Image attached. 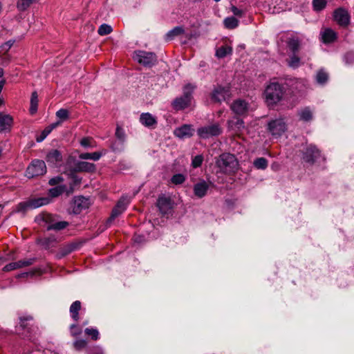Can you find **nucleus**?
Returning a JSON list of instances; mask_svg holds the SVG:
<instances>
[{
  "label": "nucleus",
  "instance_id": "23",
  "mask_svg": "<svg viewBox=\"0 0 354 354\" xmlns=\"http://www.w3.org/2000/svg\"><path fill=\"white\" fill-rule=\"evenodd\" d=\"M287 46L292 54H298L300 50V41L297 38H289L287 41Z\"/></svg>",
  "mask_w": 354,
  "mask_h": 354
},
{
  "label": "nucleus",
  "instance_id": "27",
  "mask_svg": "<svg viewBox=\"0 0 354 354\" xmlns=\"http://www.w3.org/2000/svg\"><path fill=\"white\" fill-rule=\"evenodd\" d=\"M75 169L78 171H93L95 167L93 163L80 161L75 164Z\"/></svg>",
  "mask_w": 354,
  "mask_h": 354
},
{
  "label": "nucleus",
  "instance_id": "26",
  "mask_svg": "<svg viewBox=\"0 0 354 354\" xmlns=\"http://www.w3.org/2000/svg\"><path fill=\"white\" fill-rule=\"evenodd\" d=\"M184 32H185V30H184L183 27L176 26L173 29H171L167 32V33L165 35V40L166 41H171L176 37L183 34Z\"/></svg>",
  "mask_w": 354,
  "mask_h": 354
},
{
  "label": "nucleus",
  "instance_id": "22",
  "mask_svg": "<svg viewBox=\"0 0 354 354\" xmlns=\"http://www.w3.org/2000/svg\"><path fill=\"white\" fill-rule=\"evenodd\" d=\"M46 159L49 163L56 164L62 160V156L58 150L53 149L48 153Z\"/></svg>",
  "mask_w": 354,
  "mask_h": 354
},
{
  "label": "nucleus",
  "instance_id": "15",
  "mask_svg": "<svg viewBox=\"0 0 354 354\" xmlns=\"http://www.w3.org/2000/svg\"><path fill=\"white\" fill-rule=\"evenodd\" d=\"M156 205L162 216H165L169 214L172 209L171 200L169 197H158Z\"/></svg>",
  "mask_w": 354,
  "mask_h": 354
},
{
  "label": "nucleus",
  "instance_id": "46",
  "mask_svg": "<svg viewBox=\"0 0 354 354\" xmlns=\"http://www.w3.org/2000/svg\"><path fill=\"white\" fill-rule=\"evenodd\" d=\"M86 345H87V342L86 340L82 339L75 340L73 344L74 348L77 351H80V350L84 348L86 346Z\"/></svg>",
  "mask_w": 354,
  "mask_h": 354
},
{
  "label": "nucleus",
  "instance_id": "48",
  "mask_svg": "<svg viewBox=\"0 0 354 354\" xmlns=\"http://www.w3.org/2000/svg\"><path fill=\"white\" fill-rule=\"evenodd\" d=\"M97 32L100 35H108L111 32V26L105 24H102Z\"/></svg>",
  "mask_w": 354,
  "mask_h": 354
},
{
  "label": "nucleus",
  "instance_id": "42",
  "mask_svg": "<svg viewBox=\"0 0 354 354\" xmlns=\"http://www.w3.org/2000/svg\"><path fill=\"white\" fill-rule=\"evenodd\" d=\"M204 157L202 154L197 155L192 158V167L193 168L200 167L203 162Z\"/></svg>",
  "mask_w": 354,
  "mask_h": 354
},
{
  "label": "nucleus",
  "instance_id": "51",
  "mask_svg": "<svg viewBox=\"0 0 354 354\" xmlns=\"http://www.w3.org/2000/svg\"><path fill=\"white\" fill-rule=\"evenodd\" d=\"M50 133V131H49V129L47 127H46L41 133L40 136L37 138V142H42Z\"/></svg>",
  "mask_w": 354,
  "mask_h": 354
},
{
  "label": "nucleus",
  "instance_id": "20",
  "mask_svg": "<svg viewBox=\"0 0 354 354\" xmlns=\"http://www.w3.org/2000/svg\"><path fill=\"white\" fill-rule=\"evenodd\" d=\"M34 259H26V260H20L17 262H12L8 265H6L3 268L4 271H11L17 268H20L22 267H26L30 266L33 263Z\"/></svg>",
  "mask_w": 354,
  "mask_h": 354
},
{
  "label": "nucleus",
  "instance_id": "47",
  "mask_svg": "<svg viewBox=\"0 0 354 354\" xmlns=\"http://www.w3.org/2000/svg\"><path fill=\"white\" fill-rule=\"evenodd\" d=\"M132 167L131 162L127 160H122L118 164V170L124 171L131 169Z\"/></svg>",
  "mask_w": 354,
  "mask_h": 354
},
{
  "label": "nucleus",
  "instance_id": "17",
  "mask_svg": "<svg viewBox=\"0 0 354 354\" xmlns=\"http://www.w3.org/2000/svg\"><path fill=\"white\" fill-rule=\"evenodd\" d=\"M208 189L209 185L204 180H201L194 184L193 187L194 194L198 198H203L207 194Z\"/></svg>",
  "mask_w": 354,
  "mask_h": 354
},
{
  "label": "nucleus",
  "instance_id": "50",
  "mask_svg": "<svg viewBox=\"0 0 354 354\" xmlns=\"http://www.w3.org/2000/svg\"><path fill=\"white\" fill-rule=\"evenodd\" d=\"M93 140L91 138H84L81 140L80 144L84 147H93Z\"/></svg>",
  "mask_w": 354,
  "mask_h": 354
},
{
  "label": "nucleus",
  "instance_id": "19",
  "mask_svg": "<svg viewBox=\"0 0 354 354\" xmlns=\"http://www.w3.org/2000/svg\"><path fill=\"white\" fill-rule=\"evenodd\" d=\"M140 123L146 127L154 128L157 124L156 118L150 113H143L140 116Z\"/></svg>",
  "mask_w": 354,
  "mask_h": 354
},
{
  "label": "nucleus",
  "instance_id": "33",
  "mask_svg": "<svg viewBox=\"0 0 354 354\" xmlns=\"http://www.w3.org/2000/svg\"><path fill=\"white\" fill-rule=\"evenodd\" d=\"M225 28L227 29H234L238 27L239 21L234 17H226L223 21Z\"/></svg>",
  "mask_w": 354,
  "mask_h": 354
},
{
  "label": "nucleus",
  "instance_id": "41",
  "mask_svg": "<svg viewBox=\"0 0 354 354\" xmlns=\"http://www.w3.org/2000/svg\"><path fill=\"white\" fill-rule=\"evenodd\" d=\"M86 335L90 336L93 340H97L99 339V332L95 328H86L84 330Z\"/></svg>",
  "mask_w": 354,
  "mask_h": 354
},
{
  "label": "nucleus",
  "instance_id": "55",
  "mask_svg": "<svg viewBox=\"0 0 354 354\" xmlns=\"http://www.w3.org/2000/svg\"><path fill=\"white\" fill-rule=\"evenodd\" d=\"M89 354H103V351L100 348L95 347L90 351Z\"/></svg>",
  "mask_w": 354,
  "mask_h": 354
},
{
  "label": "nucleus",
  "instance_id": "36",
  "mask_svg": "<svg viewBox=\"0 0 354 354\" xmlns=\"http://www.w3.org/2000/svg\"><path fill=\"white\" fill-rule=\"evenodd\" d=\"M245 118V117H236V115H234V119H235V121H229V123L231 125V127H235L238 130H241L242 129H244L245 127V122L243 121V118Z\"/></svg>",
  "mask_w": 354,
  "mask_h": 354
},
{
  "label": "nucleus",
  "instance_id": "60",
  "mask_svg": "<svg viewBox=\"0 0 354 354\" xmlns=\"http://www.w3.org/2000/svg\"><path fill=\"white\" fill-rule=\"evenodd\" d=\"M80 183V179L78 178L77 177H75L74 178V184L76 185V184H79Z\"/></svg>",
  "mask_w": 354,
  "mask_h": 354
},
{
  "label": "nucleus",
  "instance_id": "56",
  "mask_svg": "<svg viewBox=\"0 0 354 354\" xmlns=\"http://www.w3.org/2000/svg\"><path fill=\"white\" fill-rule=\"evenodd\" d=\"M61 124L60 122L59 121H57L56 122H54V123H52L51 124H50L49 126L46 127L49 131L51 132L54 129H55L56 127H57L58 126H59Z\"/></svg>",
  "mask_w": 354,
  "mask_h": 354
},
{
  "label": "nucleus",
  "instance_id": "2",
  "mask_svg": "<svg viewBox=\"0 0 354 354\" xmlns=\"http://www.w3.org/2000/svg\"><path fill=\"white\" fill-rule=\"evenodd\" d=\"M215 164L220 172L228 175L234 174L239 166L236 156L230 153H223L219 155L216 158Z\"/></svg>",
  "mask_w": 354,
  "mask_h": 354
},
{
  "label": "nucleus",
  "instance_id": "1",
  "mask_svg": "<svg viewBox=\"0 0 354 354\" xmlns=\"http://www.w3.org/2000/svg\"><path fill=\"white\" fill-rule=\"evenodd\" d=\"M288 83L271 82L264 91L265 102L270 109L275 106L284 100L287 95Z\"/></svg>",
  "mask_w": 354,
  "mask_h": 354
},
{
  "label": "nucleus",
  "instance_id": "58",
  "mask_svg": "<svg viewBox=\"0 0 354 354\" xmlns=\"http://www.w3.org/2000/svg\"><path fill=\"white\" fill-rule=\"evenodd\" d=\"M143 240V236H136L134 238V241L136 243H140Z\"/></svg>",
  "mask_w": 354,
  "mask_h": 354
},
{
  "label": "nucleus",
  "instance_id": "9",
  "mask_svg": "<svg viewBox=\"0 0 354 354\" xmlns=\"http://www.w3.org/2000/svg\"><path fill=\"white\" fill-rule=\"evenodd\" d=\"M222 133L223 129L218 123L202 127L197 129V134L202 139H207L210 137L218 136Z\"/></svg>",
  "mask_w": 354,
  "mask_h": 354
},
{
  "label": "nucleus",
  "instance_id": "8",
  "mask_svg": "<svg viewBox=\"0 0 354 354\" xmlns=\"http://www.w3.org/2000/svg\"><path fill=\"white\" fill-rule=\"evenodd\" d=\"M46 172L45 162L35 159L31 162L26 171V176L29 178L44 175Z\"/></svg>",
  "mask_w": 354,
  "mask_h": 354
},
{
  "label": "nucleus",
  "instance_id": "32",
  "mask_svg": "<svg viewBox=\"0 0 354 354\" xmlns=\"http://www.w3.org/2000/svg\"><path fill=\"white\" fill-rule=\"evenodd\" d=\"M75 205L77 209L81 211L83 209H86L89 205V201L83 196L76 197L75 199Z\"/></svg>",
  "mask_w": 354,
  "mask_h": 354
},
{
  "label": "nucleus",
  "instance_id": "45",
  "mask_svg": "<svg viewBox=\"0 0 354 354\" xmlns=\"http://www.w3.org/2000/svg\"><path fill=\"white\" fill-rule=\"evenodd\" d=\"M313 8L316 11H321L325 8L326 6V0H313Z\"/></svg>",
  "mask_w": 354,
  "mask_h": 354
},
{
  "label": "nucleus",
  "instance_id": "14",
  "mask_svg": "<svg viewBox=\"0 0 354 354\" xmlns=\"http://www.w3.org/2000/svg\"><path fill=\"white\" fill-rule=\"evenodd\" d=\"M194 133V129L191 124H183L174 131V135L181 140L189 138Z\"/></svg>",
  "mask_w": 354,
  "mask_h": 354
},
{
  "label": "nucleus",
  "instance_id": "54",
  "mask_svg": "<svg viewBox=\"0 0 354 354\" xmlns=\"http://www.w3.org/2000/svg\"><path fill=\"white\" fill-rule=\"evenodd\" d=\"M30 104H37L38 105V95L36 91L32 93L31 98H30Z\"/></svg>",
  "mask_w": 354,
  "mask_h": 354
},
{
  "label": "nucleus",
  "instance_id": "52",
  "mask_svg": "<svg viewBox=\"0 0 354 354\" xmlns=\"http://www.w3.org/2000/svg\"><path fill=\"white\" fill-rule=\"evenodd\" d=\"M231 10L235 16L239 17H242L243 15H244V11L241 9L238 8L235 6H232Z\"/></svg>",
  "mask_w": 354,
  "mask_h": 354
},
{
  "label": "nucleus",
  "instance_id": "49",
  "mask_svg": "<svg viewBox=\"0 0 354 354\" xmlns=\"http://www.w3.org/2000/svg\"><path fill=\"white\" fill-rule=\"evenodd\" d=\"M345 63L348 65L354 64V52H347L344 55Z\"/></svg>",
  "mask_w": 354,
  "mask_h": 354
},
{
  "label": "nucleus",
  "instance_id": "6",
  "mask_svg": "<svg viewBox=\"0 0 354 354\" xmlns=\"http://www.w3.org/2000/svg\"><path fill=\"white\" fill-rule=\"evenodd\" d=\"M50 198L48 197H40L38 198H32L29 201L20 203L17 205L18 212H25L30 209H36L50 203Z\"/></svg>",
  "mask_w": 354,
  "mask_h": 354
},
{
  "label": "nucleus",
  "instance_id": "59",
  "mask_svg": "<svg viewBox=\"0 0 354 354\" xmlns=\"http://www.w3.org/2000/svg\"><path fill=\"white\" fill-rule=\"evenodd\" d=\"M6 83V81L4 80H2L0 81V93H1V91L3 89V87Z\"/></svg>",
  "mask_w": 354,
  "mask_h": 354
},
{
  "label": "nucleus",
  "instance_id": "31",
  "mask_svg": "<svg viewBox=\"0 0 354 354\" xmlns=\"http://www.w3.org/2000/svg\"><path fill=\"white\" fill-rule=\"evenodd\" d=\"M299 119L304 122H309L313 120V112L310 107L306 106L302 109L299 113Z\"/></svg>",
  "mask_w": 354,
  "mask_h": 354
},
{
  "label": "nucleus",
  "instance_id": "18",
  "mask_svg": "<svg viewBox=\"0 0 354 354\" xmlns=\"http://www.w3.org/2000/svg\"><path fill=\"white\" fill-rule=\"evenodd\" d=\"M44 220L46 222H49L46 226L48 230H61L66 228L68 225V223L66 221H57L54 222L52 221V216L50 214L46 215Z\"/></svg>",
  "mask_w": 354,
  "mask_h": 354
},
{
  "label": "nucleus",
  "instance_id": "62",
  "mask_svg": "<svg viewBox=\"0 0 354 354\" xmlns=\"http://www.w3.org/2000/svg\"><path fill=\"white\" fill-rule=\"evenodd\" d=\"M4 74L3 69L0 68V77H1Z\"/></svg>",
  "mask_w": 354,
  "mask_h": 354
},
{
  "label": "nucleus",
  "instance_id": "5",
  "mask_svg": "<svg viewBox=\"0 0 354 354\" xmlns=\"http://www.w3.org/2000/svg\"><path fill=\"white\" fill-rule=\"evenodd\" d=\"M230 96V86L216 84L209 93L212 102L221 104L226 101Z\"/></svg>",
  "mask_w": 354,
  "mask_h": 354
},
{
  "label": "nucleus",
  "instance_id": "64",
  "mask_svg": "<svg viewBox=\"0 0 354 354\" xmlns=\"http://www.w3.org/2000/svg\"><path fill=\"white\" fill-rule=\"evenodd\" d=\"M88 324V321H85V322L83 323V326L87 325Z\"/></svg>",
  "mask_w": 354,
  "mask_h": 354
},
{
  "label": "nucleus",
  "instance_id": "53",
  "mask_svg": "<svg viewBox=\"0 0 354 354\" xmlns=\"http://www.w3.org/2000/svg\"><path fill=\"white\" fill-rule=\"evenodd\" d=\"M63 181V178L61 176H56L49 180V184L50 185H57Z\"/></svg>",
  "mask_w": 354,
  "mask_h": 354
},
{
  "label": "nucleus",
  "instance_id": "25",
  "mask_svg": "<svg viewBox=\"0 0 354 354\" xmlns=\"http://www.w3.org/2000/svg\"><path fill=\"white\" fill-rule=\"evenodd\" d=\"M81 309V302L80 301H74L70 306V314L72 319L75 322H77L80 319L79 311Z\"/></svg>",
  "mask_w": 354,
  "mask_h": 354
},
{
  "label": "nucleus",
  "instance_id": "40",
  "mask_svg": "<svg viewBox=\"0 0 354 354\" xmlns=\"http://www.w3.org/2000/svg\"><path fill=\"white\" fill-rule=\"evenodd\" d=\"M186 180V177L183 174H176L171 178V183L174 185H178L183 184Z\"/></svg>",
  "mask_w": 354,
  "mask_h": 354
},
{
  "label": "nucleus",
  "instance_id": "30",
  "mask_svg": "<svg viewBox=\"0 0 354 354\" xmlns=\"http://www.w3.org/2000/svg\"><path fill=\"white\" fill-rule=\"evenodd\" d=\"M315 80L317 84L324 85L328 80V74L324 69H319L316 75Z\"/></svg>",
  "mask_w": 354,
  "mask_h": 354
},
{
  "label": "nucleus",
  "instance_id": "63",
  "mask_svg": "<svg viewBox=\"0 0 354 354\" xmlns=\"http://www.w3.org/2000/svg\"><path fill=\"white\" fill-rule=\"evenodd\" d=\"M28 274H29L28 272H24V273H22L21 275H19V277H25V276H27Z\"/></svg>",
  "mask_w": 354,
  "mask_h": 354
},
{
  "label": "nucleus",
  "instance_id": "10",
  "mask_svg": "<svg viewBox=\"0 0 354 354\" xmlns=\"http://www.w3.org/2000/svg\"><path fill=\"white\" fill-rule=\"evenodd\" d=\"M133 58L139 64L147 67H151L153 66L157 60V57L155 53L144 50L135 52Z\"/></svg>",
  "mask_w": 354,
  "mask_h": 354
},
{
  "label": "nucleus",
  "instance_id": "11",
  "mask_svg": "<svg viewBox=\"0 0 354 354\" xmlns=\"http://www.w3.org/2000/svg\"><path fill=\"white\" fill-rule=\"evenodd\" d=\"M286 130V124L281 120H273L268 124V131L274 136H281Z\"/></svg>",
  "mask_w": 354,
  "mask_h": 354
},
{
  "label": "nucleus",
  "instance_id": "7",
  "mask_svg": "<svg viewBox=\"0 0 354 354\" xmlns=\"http://www.w3.org/2000/svg\"><path fill=\"white\" fill-rule=\"evenodd\" d=\"M230 109L236 117H247L249 114L250 104L246 100L239 98L232 102Z\"/></svg>",
  "mask_w": 354,
  "mask_h": 354
},
{
  "label": "nucleus",
  "instance_id": "3",
  "mask_svg": "<svg viewBox=\"0 0 354 354\" xmlns=\"http://www.w3.org/2000/svg\"><path fill=\"white\" fill-rule=\"evenodd\" d=\"M196 86L189 83L183 87V95L174 99L172 102L173 108L176 111L184 110L191 105L193 99V92Z\"/></svg>",
  "mask_w": 354,
  "mask_h": 354
},
{
  "label": "nucleus",
  "instance_id": "13",
  "mask_svg": "<svg viewBox=\"0 0 354 354\" xmlns=\"http://www.w3.org/2000/svg\"><path fill=\"white\" fill-rule=\"evenodd\" d=\"M130 201L127 196H122L112 208V220L122 214L127 208Z\"/></svg>",
  "mask_w": 354,
  "mask_h": 354
},
{
  "label": "nucleus",
  "instance_id": "21",
  "mask_svg": "<svg viewBox=\"0 0 354 354\" xmlns=\"http://www.w3.org/2000/svg\"><path fill=\"white\" fill-rule=\"evenodd\" d=\"M12 122L13 119L10 115L0 113V132L10 129Z\"/></svg>",
  "mask_w": 354,
  "mask_h": 354
},
{
  "label": "nucleus",
  "instance_id": "57",
  "mask_svg": "<svg viewBox=\"0 0 354 354\" xmlns=\"http://www.w3.org/2000/svg\"><path fill=\"white\" fill-rule=\"evenodd\" d=\"M37 104H30V112L31 114H34L37 110Z\"/></svg>",
  "mask_w": 354,
  "mask_h": 354
},
{
  "label": "nucleus",
  "instance_id": "24",
  "mask_svg": "<svg viewBox=\"0 0 354 354\" xmlns=\"http://www.w3.org/2000/svg\"><path fill=\"white\" fill-rule=\"evenodd\" d=\"M337 39V35L332 29L328 28L322 34V41L324 44H330Z\"/></svg>",
  "mask_w": 354,
  "mask_h": 354
},
{
  "label": "nucleus",
  "instance_id": "37",
  "mask_svg": "<svg viewBox=\"0 0 354 354\" xmlns=\"http://www.w3.org/2000/svg\"><path fill=\"white\" fill-rule=\"evenodd\" d=\"M287 62L288 66L296 68L299 66L300 58L297 54H292Z\"/></svg>",
  "mask_w": 354,
  "mask_h": 354
},
{
  "label": "nucleus",
  "instance_id": "34",
  "mask_svg": "<svg viewBox=\"0 0 354 354\" xmlns=\"http://www.w3.org/2000/svg\"><path fill=\"white\" fill-rule=\"evenodd\" d=\"M253 165L257 169L264 170L268 167V161L263 157L257 158L254 160Z\"/></svg>",
  "mask_w": 354,
  "mask_h": 354
},
{
  "label": "nucleus",
  "instance_id": "39",
  "mask_svg": "<svg viewBox=\"0 0 354 354\" xmlns=\"http://www.w3.org/2000/svg\"><path fill=\"white\" fill-rule=\"evenodd\" d=\"M36 0H19L17 8L19 11L27 10Z\"/></svg>",
  "mask_w": 354,
  "mask_h": 354
},
{
  "label": "nucleus",
  "instance_id": "28",
  "mask_svg": "<svg viewBox=\"0 0 354 354\" xmlns=\"http://www.w3.org/2000/svg\"><path fill=\"white\" fill-rule=\"evenodd\" d=\"M104 153L100 151H95L93 153H82L79 155V158L82 160H98Z\"/></svg>",
  "mask_w": 354,
  "mask_h": 354
},
{
  "label": "nucleus",
  "instance_id": "4",
  "mask_svg": "<svg viewBox=\"0 0 354 354\" xmlns=\"http://www.w3.org/2000/svg\"><path fill=\"white\" fill-rule=\"evenodd\" d=\"M300 153L302 161L310 165H313L321 156V151L313 144L305 145Z\"/></svg>",
  "mask_w": 354,
  "mask_h": 354
},
{
  "label": "nucleus",
  "instance_id": "43",
  "mask_svg": "<svg viewBox=\"0 0 354 354\" xmlns=\"http://www.w3.org/2000/svg\"><path fill=\"white\" fill-rule=\"evenodd\" d=\"M15 42V40L10 39L4 44H3L0 46V55H5L8 50L11 48V47L13 46L14 43Z\"/></svg>",
  "mask_w": 354,
  "mask_h": 354
},
{
  "label": "nucleus",
  "instance_id": "38",
  "mask_svg": "<svg viewBox=\"0 0 354 354\" xmlns=\"http://www.w3.org/2000/svg\"><path fill=\"white\" fill-rule=\"evenodd\" d=\"M56 117L62 124L69 118V111L66 109H61L56 112Z\"/></svg>",
  "mask_w": 354,
  "mask_h": 354
},
{
  "label": "nucleus",
  "instance_id": "12",
  "mask_svg": "<svg viewBox=\"0 0 354 354\" xmlns=\"http://www.w3.org/2000/svg\"><path fill=\"white\" fill-rule=\"evenodd\" d=\"M333 17L335 21L342 27L348 26L350 23V15L348 11L343 8L336 9L334 11Z\"/></svg>",
  "mask_w": 354,
  "mask_h": 354
},
{
  "label": "nucleus",
  "instance_id": "44",
  "mask_svg": "<svg viewBox=\"0 0 354 354\" xmlns=\"http://www.w3.org/2000/svg\"><path fill=\"white\" fill-rule=\"evenodd\" d=\"M70 334L75 337L80 335L82 332V328L76 324H73L69 327Z\"/></svg>",
  "mask_w": 354,
  "mask_h": 354
},
{
  "label": "nucleus",
  "instance_id": "16",
  "mask_svg": "<svg viewBox=\"0 0 354 354\" xmlns=\"http://www.w3.org/2000/svg\"><path fill=\"white\" fill-rule=\"evenodd\" d=\"M115 136L118 140V143L117 144V146L112 145V151H121L123 149L124 143L127 138L124 129L120 127L119 125H117L115 132Z\"/></svg>",
  "mask_w": 354,
  "mask_h": 354
},
{
  "label": "nucleus",
  "instance_id": "29",
  "mask_svg": "<svg viewBox=\"0 0 354 354\" xmlns=\"http://www.w3.org/2000/svg\"><path fill=\"white\" fill-rule=\"evenodd\" d=\"M232 53V48L230 46H222L216 49L215 55L221 59L224 58L228 55Z\"/></svg>",
  "mask_w": 354,
  "mask_h": 354
},
{
  "label": "nucleus",
  "instance_id": "35",
  "mask_svg": "<svg viewBox=\"0 0 354 354\" xmlns=\"http://www.w3.org/2000/svg\"><path fill=\"white\" fill-rule=\"evenodd\" d=\"M66 191V185H57L49 189V194L51 197H57Z\"/></svg>",
  "mask_w": 354,
  "mask_h": 354
},
{
  "label": "nucleus",
  "instance_id": "61",
  "mask_svg": "<svg viewBox=\"0 0 354 354\" xmlns=\"http://www.w3.org/2000/svg\"><path fill=\"white\" fill-rule=\"evenodd\" d=\"M19 327H21V328H25V327H26V326H25V324H24V319H21V321H20V326H19Z\"/></svg>",
  "mask_w": 354,
  "mask_h": 354
}]
</instances>
